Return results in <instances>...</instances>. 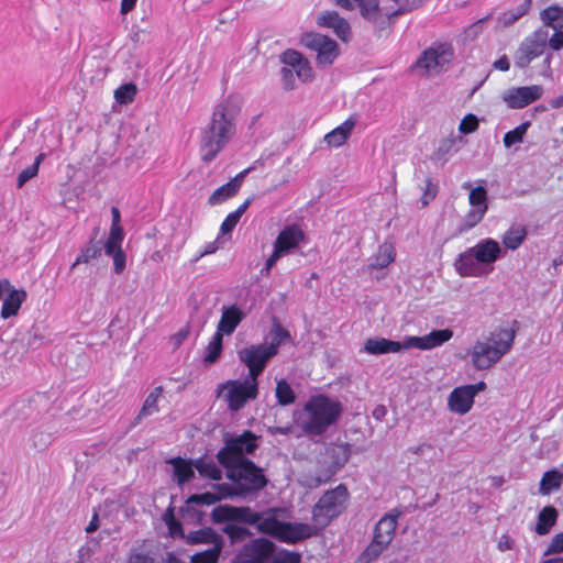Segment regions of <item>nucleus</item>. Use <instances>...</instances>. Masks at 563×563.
Segmentation results:
<instances>
[{"label": "nucleus", "mask_w": 563, "mask_h": 563, "mask_svg": "<svg viewBox=\"0 0 563 563\" xmlns=\"http://www.w3.org/2000/svg\"><path fill=\"white\" fill-rule=\"evenodd\" d=\"M137 88L133 82L124 84L114 91V98L120 104H128L134 100Z\"/></svg>", "instance_id": "8fccbe9b"}, {"label": "nucleus", "mask_w": 563, "mask_h": 563, "mask_svg": "<svg viewBox=\"0 0 563 563\" xmlns=\"http://www.w3.org/2000/svg\"><path fill=\"white\" fill-rule=\"evenodd\" d=\"M194 465L201 477L211 481L222 479V471L213 460H208L206 455L195 459Z\"/></svg>", "instance_id": "72a5a7b5"}, {"label": "nucleus", "mask_w": 563, "mask_h": 563, "mask_svg": "<svg viewBox=\"0 0 563 563\" xmlns=\"http://www.w3.org/2000/svg\"><path fill=\"white\" fill-rule=\"evenodd\" d=\"M485 184L486 180H479L475 188H473L470 183L463 185V188L470 189L468 200L472 207L482 208L483 206H487V190Z\"/></svg>", "instance_id": "58836bf2"}, {"label": "nucleus", "mask_w": 563, "mask_h": 563, "mask_svg": "<svg viewBox=\"0 0 563 563\" xmlns=\"http://www.w3.org/2000/svg\"><path fill=\"white\" fill-rule=\"evenodd\" d=\"M395 256L396 252L393 244L383 243L379 245L377 253L371 258L366 271L372 272L373 269L385 268L395 261Z\"/></svg>", "instance_id": "c85d7f7f"}, {"label": "nucleus", "mask_w": 563, "mask_h": 563, "mask_svg": "<svg viewBox=\"0 0 563 563\" xmlns=\"http://www.w3.org/2000/svg\"><path fill=\"white\" fill-rule=\"evenodd\" d=\"M303 240L305 232L300 229L299 225H287L279 232L274 243V247L277 250V253L286 254L290 250L295 249Z\"/></svg>", "instance_id": "4be33fe9"}, {"label": "nucleus", "mask_w": 563, "mask_h": 563, "mask_svg": "<svg viewBox=\"0 0 563 563\" xmlns=\"http://www.w3.org/2000/svg\"><path fill=\"white\" fill-rule=\"evenodd\" d=\"M297 77L303 81H310L314 77V73L308 59H305L296 69Z\"/></svg>", "instance_id": "680f3d73"}, {"label": "nucleus", "mask_w": 563, "mask_h": 563, "mask_svg": "<svg viewBox=\"0 0 563 563\" xmlns=\"http://www.w3.org/2000/svg\"><path fill=\"white\" fill-rule=\"evenodd\" d=\"M241 108L242 98L238 95L228 96L214 107L210 122L200 133L199 151L203 163L214 161L234 136Z\"/></svg>", "instance_id": "f03ea898"}, {"label": "nucleus", "mask_w": 563, "mask_h": 563, "mask_svg": "<svg viewBox=\"0 0 563 563\" xmlns=\"http://www.w3.org/2000/svg\"><path fill=\"white\" fill-rule=\"evenodd\" d=\"M339 54L340 47L338 43L330 37L328 41H323V45L317 52V65L320 67L331 66Z\"/></svg>", "instance_id": "2f4dec72"}, {"label": "nucleus", "mask_w": 563, "mask_h": 563, "mask_svg": "<svg viewBox=\"0 0 563 563\" xmlns=\"http://www.w3.org/2000/svg\"><path fill=\"white\" fill-rule=\"evenodd\" d=\"M360 8V14L363 19L373 23L375 31L380 35V32L391 29L394 21L380 14L379 0H354Z\"/></svg>", "instance_id": "f3484780"}, {"label": "nucleus", "mask_w": 563, "mask_h": 563, "mask_svg": "<svg viewBox=\"0 0 563 563\" xmlns=\"http://www.w3.org/2000/svg\"><path fill=\"white\" fill-rule=\"evenodd\" d=\"M453 48L450 44L440 43L424 49L415 63V67L430 70H440L451 62Z\"/></svg>", "instance_id": "ddd939ff"}, {"label": "nucleus", "mask_w": 563, "mask_h": 563, "mask_svg": "<svg viewBox=\"0 0 563 563\" xmlns=\"http://www.w3.org/2000/svg\"><path fill=\"white\" fill-rule=\"evenodd\" d=\"M542 91V87L538 85L514 87L504 92L503 100L510 109H521L538 100Z\"/></svg>", "instance_id": "4468645a"}, {"label": "nucleus", "mask_w": 563, "mask_h": 563, "mask_svg": "<svg viewBox=\"0 0 563 563\" xmlns=\"http://www.w3.org/2000/svg\"><path fill=\"white\" fill-rule=\"evenodd\" d=\"M279 511V508H267L256 511L250 506L223 504L212 509L210 519L216 525L234 521L254 526L257 533L288 544L299 543L306 539L317 537L323 531L317 522L309 525L305 522L280 521L278 519Z\"/></svg>", "instance_id": "f257e3e1"}, {"label": "nucleus", "mask_w": 563, "mask_h": 563, "mask_svg": "<svg viewBox=\"0 0 563 563\" xmlns=\"http://www.w3.org/2000/svg\"><path fill=\"white\" fill-rule=\"evenodd\" d=\"M166 463L174 466L173 479L179 487H183L186 483L195 478L196 467L194 465V460L175 456L168 459Z\"/></svg>", "instance_id": "393cba45"}, {"label": "nucleus", "mask_w": 563, "mask_h": 563, "mask_svg": "<svg viewBox=\"0 0 563 563\" xmlns=\"http://www.w3.org/2000/svg\"><path fill=\"white\" fill-rule=\"evenodd\" d=\"M385 549H387V545H385L382 541L373 538L372 542L357 556L355 563H372L379 558Z\"/></svg>", "instance_id": "79ce46f5"}, {"label": "nucleus", "mask_w": 563, "mask_h": 563, "mask_svg": "<svg viewBox=\"0 0 563 563\" xmlns=\"http://www.w3.org/2000/svg\"><path fill=\"white\" fill-rule=\"evenodd\" d=\"M223 468L227 471V478L240 488L243 497L263 490L268 484L263 468L252 460H240V464Z\"/></svg>", "instance_id": "0eeeda50"}, {"label": "nucleus", "mask_w": 563, "mask_h": 563, "mask_svg": "<svg viewBox=\"0 0 563 563\" xmlns=\"http://www.w3.org/2000/svg\"><path fill=\"white\" fill-rule=\"evenodd\" d=\"M325 454L330 459V463L327 467L319 470L314 476L308 478L307 486L309 488H317L328 483L345 466L351 456V445L349 443L330 444Z\"/></svg>", "instance_id": "1a4fd4ad"}, {"label": "nucleus", "mask_w": 563, "mask_h": 563, "mask_svg": "<svg viewBox=\"0 0 563 563\" xmlns=\"http://www.w3.org/2000/svg\"><path fill=\"white\" fill-rule=\"evenodd\" d=\"M26 299V292L23 289L12 290L10 294L3 299L2 308H1V317L3 319H8L18 313L22 302Z\"/></svg>", "instance_id": "7c9ffc66"}, {"label": "nucleus", "mask_w": 563, "mask_h": 563, "mask_svg": "<svg viewBox=\"0 0 563 563\" xmlns=\"http://www.w3.org/2000/svg\"><path fill=\"white\" fill-rule=\"evenodd\" d=\"M501 254L499 243L487 238L461 253L453 265L462 277H486L493 272V264L501 257Z\"/></svg>", "instance_id": "20e7f679"}, {"label": "nucleus", "mask_w": 563, "mask_h": 563, "mask_svg": "<svg viewBox=\"0 0 563 563\" xmlns=\"http://www.w3.org/2000/svg\"><path fill=\"white\" fill-rule=\"evenodd\" d=\"M453 335L450 329L432 330L429 334L423 336H407L405 340V349L409 350L412 347L419 350H431L445 342H448Z\"/></svg>", "instance_id": "a211bd4d"}, {"label": "nucleus", "mask_w": 563, "mask_h": 563, "mask_svg": "<svg viewBox=\"0 0 563 563\" xmlns=\"http://www.w3.org/2000/svg\"><path fill=\"white\" fill-rule=\"evenodd\" d=\"M355 124V119H353V117H350L341 125L336 126L331 132L327 133L324 136V141L329 146L339 147L343 145L351 135Z\"/></svg>", "instance_id": "cd10ccee"}, {"label": "nucleus", "mask_w": 563, "mask_h": 563, "mask_svg": "<svg viewBox=\"0 0 563 563\" xmlns=\"http://www.w3.org/2000/svg\"><path fill=\"white\" fill-rule=\"evenodd\" d=\"M562 482L563 473L555 468L547 471L540 481L539 493L541 495H549L553 490L559 489Z\"/></svg>", "instance_id": "e433bc0d"}, {"label": "nucleus", "mask_w": 563, "mask_h": 563, "mask_svg": "<svg viewBox=\"0 0 563 563\" xmlns=\"http://www.w3.org/2000/svg\"><path fill=\"white\" fill-rule=\"evenodd\" d=\"M268 336H269L271 341L263 342V343H264V345H266V347L268 350H272L273 352H271V353L274 356H276L278 354L279 346L286 339L290 338V334L286 329H284V327L280 324L278 319L274 318L273 325H272Z\"/></svg>", "instance_id": "473e14b6"}, {"label": "nucleus", "mask_w": 563, "mask_h": 563, "mask_svg": "<svg viewBox=\"0 0 563 563\" xmlns=\"http://www.w3.org/2000/svg\"><path fill=\"white\" fill-rule=\"evenodd\" d=\"M439 187L437 184H433L430 178L426 180V188L423 191V196L421 198L422 206L429 205L430 200L434 199L438 194Z\"/></svg>", "instance_id": "e2e57ef3"}, {"label": "nucleus", "mask_w": 563, "mask_h": 563, "mask_svg": "<svg viewBox=\"0 0 563 563\" xmlns=\"http://www.w3.org/2000/svg\"><path fill=\"white\" fill-rule=\"evenodd\" d=\"M268 563H301V553L280 548Z\"/></svg>", "instance_id": "6e6d98bb"}, {"label": "nucleus", "mask_w": 563, "mask_h": 563, "mask_svg": "<svg viewBox=\"0 0 563 563\" xmlns=\"http://www.w3.org/2000/svg\"><path fill=\"white\" fill-rule=\"evenodd\" d=\"M330 37L316 32H308L301 36L300 43L307 48L318 52L323 45V41H328Z\"/></svg>", "instance_id": "864d4df0"}, {"label": "nucleus", "mask_w": 563, "mask_h": 563, "mask_svg": "<svg viewBox=\"0 0 563 563\" xmlns=\"http://www.w3.org/2000/svg\"><path fill=\"white\" fill-rule=\"evenodd\" d=\"M45 154L40 153L32 165L24 168L19 175L16 179V187L22 188L26 181L34 178L38 174V167L41 163L44 161Z\"/></svg>", "instance_id": "a18cd8bd"}, {"label": "nucleus", "mask_w": 563, "mask_h": 563, "mask_svg": "<svg viewBox=\"0 0 563 563\" xmlns=\"http://www.w3.org/2000/svg\"><path fill=\"white\" fill-rule=\"evenodd\" d=\"M257 437L251 430L243 431L242 434H223V448H221L216 457L222 467H233L240 464V460H250L246 455L253 454L258 449Z\"/></svg>", "instance_id": "39448f33"}, {"label": "nucleus", "mask_w": 563, "mask_h": 563, "mask_svg": "<svg viewBox=\"0 0 563 563\" xmlns=\"http://www.w3.org/2000/svg\"><path fill=\"white\" fill-rule=\"evenodd\" d=\"M473 404L474 397L465 385L455 387L448 398L449 409L459 415L467 413L472 409Z\"/></svg>", "instance_id": "b1692460"}, {"label": "nucleus", "mask_w": 563, "mask_h": 563, "mask_svg": "<svg viewBox=\"0 0 563 563\" xmlns=\"http://www.w3.org/2000/svg\"><path fill=\"white\" fill-rule=\"evenodd\" d=\"M562 14L563 8L559 5L548 7L541 12L542 27H547L549 32L550 27L554 31L549 40V46L554 51L563 47V24L556 22Z\"/></svg>", "instance_id": "2eb2a0df"}, {"label": "nucleus", "mask_w": 563, "mask_h": 563, "mask_svg": "<svg viewBox=\"0 0 563 563\" xmlns=\"http://www.w3.org/2000/svg\"><path fill=\"white\" fill-rule=\"evenodd\" d=\"M240 219L241 218L238 214L233 212L229 213L220 227V232L222 234L231 233L235 225L239 223Z\"/></svg>", "instance_id": "338daca9"}, {"label": "nucleus", "mask_w": 563, "mask_h": 563, "mask_svg": "<svg viewBox=\"0 0 563 563\" xmlns=\"http://www.w3.org/2000/svg\"><path fill=\"white\" fill-rule=\"evenodd\" d=\"M350 493L344 484L323 493L312 507V521L324 530L334 519L347 508Z\"/></svg>", "instance_id": "423d86ee"}, {"label": "nucleus", "mask_w": 563, "mask_h": 563, "mask_svg": "<svg viewBox=\"0 0 563 563\" xmlns=\"http://www.w3.org/2000/svg\"><path fill=\"white\" fill-rule=\"evenodd\" d=\"M455 139H444L440 142L439 147L432 155L433 161H445V156L453 151Z\"/></svg>", "instance_id": "13d9d810"}, {"label": "nucleus", "mask_w": 563, "mask_h": 563, "mask_svg": "<svg viewBox=\"0 0 563 563\" xmlns=\"http://www.w3.org/2000/svg\"><path fill=\"white\" fill-rule=\"evenodd\" d=\"M283 88L285 90H292L295 88V76L292 69L289 67H283L280 69Z\"/></svg>", "instance_id": "774afa93"}, {"label": "nucleus", "mask_w": 563, "mask_h": 563, "mask_svg": "<svg viewBox=\"0 0 563 563\" xmlns=\"http://www.w3.org/2000/svg\"><path fill=\"white\" fill-rule=\"evenodd\" d=\"M527 236V230L523 227H511L503 236L504 245L509 250H517Z\"/></svg>", "instance_id": "a19ab883"}, {"label": "nucleus", "mask_w": 563, "mask_h": 563, "mask_svg": "<svg viewBox=\"0 0 563 563\" xmlns=\"http://www.w3.org/2000/svg\"><path fill=\"white\" fill-rule=\"evenodd\" d=\"M222 550L223 549L219 548H210L195 553L190 558V563H218Z\"/></svg>", "instance_id": "603ef678"}, {"label": "nucleus", "mask_w": 563, "mask_h": 563, "mask_svg": "<svg viewBox=\"0 0 563 563\" xmlns=\"http://www.w3.org/2000/svg\"><path fill=\"white\" fill-rule=\"evenodd\" d=\"M279 549L265 537L245 542L238 551L232 563H268Z\"/></svg>", "instance_id": "9d476101"}, {"label": "nucleus", "mask_w": 563, "mask_h": 563, "mask_svg": "<svg viewBox=\"0 0 563 563\" xmlns=\"http://www.w3.org/2000/svg\"><path fill=\"white\" fill-rule=\"evenodd\" d=\"M317 23L320 26L332 29L335 35L343 42L351 36V26L336 11H325L319 15Z\"/></svg>", "instance_id": "412c9836"}, {"label": "nucleus", "mask_w": 563, "mask_h": 563, "mask_svg": "<svg viewBox=\"0 0 563 563\" xmlns=\"http://www.w3.org/2000/svg\"><path fill=\"white\" fill-rule=\"evenodd\" d=\"M305 57L301 53L296 49L288 48L280 55V62L291 69H296L302 62H305Z\"/></svg>", "instance_id": "4d7b16f0"}, {"label": "nucleus", "mask_w": 563, "mask_h": 563, "mask_svg": "<svg viewBox=\"0 0 563 563\" xmlns=\"http://www.w3.org/2000/svg\"><path fill=\"white\" fill-rule=\"evenodd\" d=\"M344 407L328 395H312L303 405L302 413L295 421L308 435H322L342 416Z\"/></svg>", "instance_id": "7ed1b4c3"}, {"label": "nucleus", "mask_w": 563, "mask_h": 563, "mask_svg": "<svg viewBox=\"0 0 563 563\" xmlns=\"http://www.w3.org/2000/svg\"><path fill=\"white\" fill-rule=\"evenodd\" d=\"M236 190L233 188V185L229 183L217 188L208 198V203L211 206H216L222 203L223 201L234 197L236 195Z\"/></svg>", "instance_id": "de8ad7c7"}, {"label": "nucleus", "mask_w": 563, "mask_h": 563, "mask_svg": "<svg viewBox=\"0 0 563 563\" xmlns=\"http://www.w3.org/2000/svg\"><path fill=\"white\" fill-rule=\"evenodd\" d=\"M520 328V323L517 320L511 321V325L507 328H496L494 331L489 333L486 340L498 349L503 354H507L514 344V340L516 338L517 331Z\"/></svg>", "instance_id": "6ab92c4d"}, {"label": "nucleus", "mask_w": 563, "mask_h": 563, "mask_svg": "<svg viewBox=\"0 0 563 563\" xmlns=\"http://www.w3.org/2000/svg\"><path fill=\"white\" fill-rule=\"evenodd\" d=\"M275 396L277 404L284 407L294 404L296 400V394L285 378L277 380Z\"/></svg>", "instance_id": "37998d69"}, {"label": "nucleus", "mask_w": 563, "mask_h": 563, "mask_svg": "<svg viewBox=\"0 0 563 563\" xmlns=\"http://www.w3.org/2000/svg\"><path fill=\"white\" fill-rule=\"evenodd\" d=\"M530 124L529 121H525L514 130L505 133L503 139L505 147L509 148L517 143H521Z\"/></svg>", "instance_id": "49530a36"}, {"label": "nucleus", "mask_w": 563, "mask_h": 563, "mask_svg": "<svg viewBox=\"0 0 563 563\" xmlns=\"http://www.w3.org/2000/svg\"><path fill=\"white\" fill-rule=\"evenodd\" d=\"M106 254L113 258V272L118 275L123 273L126 266V255L123 250L117 249L113 252H106Z\"/></svg>", "instance_id": "bf43d9fd"}, {"label": "nucleus", "mask_w": 563, "mask_h": 563, "mask_svg": "<svg viewBox=\"0 0 563 563\" xmlns=\"http://www.w3.org/2000/svg\"><path fill=\"white\" fill-rule=\"evenodd\" d=\"M223 351V335L216 332L206 347L203 356V364L207 366L216 364L222 355Z\"/></svg>", "instance_id": "c9c22d12"}, {"label": "nucleus", "mask_w": 563, "mask_h": 563, "mask_svg": "<svg viewBox=\"0 0 563 563\" xmlns=\"http://www.w3.org/2000/svg\"><path fill=\"white\" fill-rule=\"evenodd\" d=\"M124 239V231L122 227H111L109 236L107 241L102 245L104 247V252H113V250L122 249L121 243Z\"/></svg>", "instance_id": "09e8293b"}, {"label": "nucleus", "mask_w": 563, "mask_h": 563, "mask_svg": "<svg viewBox=\"0 0 563 563\" xmlns=\"http://www.w3.org/2000/svg\"><path fill=\"white\" fill-rule=\"evenodd\" d=\"M405 349V341H393L385 338H368L364 343V351L371 355L398 353Z\"/></svg>", "instance_id": "a878e982"}, {"label": "nucleus", "mask_w": 563, "mask_h": 563, "mask_svg": "<svg viewBox=\"0 0 563 563\" xmlns=\"http://www.w3.org/2000/svg\"><path fill=\"white\" fill-rule=\"evenodd\" d=\"M264 343L251 344L238 351L239 361L249 369L247 376L258 379L269 362L275 357Z\"/></svg>", "instance_id": "9b49d317"}, {"label": "nucleus", "mask_w": 563, "mask_h": 563, "mask_svg": "<svg viewBox=\"0 0 563 563\" xmlns=\"http://www.w3.org/2000/svg\"><path fill=\"white\" fill-rule=\"evenodd\" d=\"M221 312L222 314L217 327V332L222 335L232 334L246 317V312L236 305L223 306Z\"/></svg>", "instance_id": "aec40b11"}, {"label": "nucleus", "mask_w": 563, "mask_h": 563, "mask_svg": "<svg viewBox=\"0 0 563 563\" xmlns=\"http://www.w3.org/2000/svg\"><path fill=\"white\" fill-rule=\"evenodd\" d=\"M547 27H540L528 36L519 46L515 56V65L518 68H526L532 59L544 53L550 40Z\"/></svg>", "instance_id": "f8f14e48"}, {"label": "nucleus", "mask_w": 563, "mask_h": 563, "mask_svg": "<svg viewBox=\"0 0 563 563\" xmlns=\"http://www.w3.org/2000/svg\"><path fill=\"white\" fill-rule=\"evenodd\" d=\"M181 518L186 519L189 523L202 526L205 523V511L200 510L194 504H184L178 510Z\"/></svg>", "instance_id": "c03bdc74"}, {"label": "nucleus", "mask_w": 563, "mask_h": 563, "mask_svg": "<svg viewBox=\"0 0 563 563\" xmlns=\"http://www.w3.org/2000/svg\"><path fill=\"white\" fill-rule=\"evenodd\" d=\"M559 512L553 506H545L538 516V523L536 526V532L540 536H544L550 532L551 528L556 522Z\"/></svg>", "instance_id": "f704fd0d"}, {"label": "nucleus", "mask_w": 563, "mask_h": 563, "mask_svg": "<svg viewBox=\"0 0 563 563\" xmlns=\"http://www.w3.org/2000/svg\"><path fill=\"white\" fill-rule=\"evenodd\" d=\"M488 206H483L482 208H473L471 209L466 216L463 218L461 224L456 229L459 234L470 231L477 223L482 221L484 214L486 213Z\"/></svg>", "instance_id": "ea45409f"}, {"label": "nucleus", "mask_w": 563, "mask_h": 563, "mask_svg": "<svg viewBox=\"0 0 563 563\" xmlns=\"http://www.w3.org/2000/svg\"><path fill=\"white\" fill-rule=\"evenodd\" d=\"M471 356L474 367L483 371L498 363L504 354L486 340L485 342L477 341L474 344Z\"/></svg>", "instance_id": "dca6fc26"}, {"label": "nucleus", "mask_w": 563, "mask_h": 563, "mask_svg": "<svg viewBox=\"0 0 563 563\" xmlns=\"http://www.w3.org/2000/svg\"><path fill=\"white\" fill-rule=\"evenodd\" d=\"M190 333V324L187 323L181 329H179L175 334L170 336V342L174 346V350L178 349L184 341L188 338Z\"/></svg>", "instance_id": "0e129e2a"}, {"label": "nucleus", "mask_w": 563, "mask_h": 563, "mask_svg": "<svg viewBox=\"0 0 563 563\" xmlns=\"http://www.w3.org/2000/svg\"><path fill=\"white\" fill-rule=\"evenodd\" d=\"M221 531L225 533L231 544L243 542L246 539H254V532L250 529V525L239 523L234 521H225Z\"/></svg>", "instance_id": "c756f323"}, {"label": "nucleus", "mask_w": 563, "mask_h": 563, "mask_svg": "<svg viewBox=\"0 0 563 563\" xmlns=\"http://www.w3.org/2000/svg\"><path fill=\"white\" fill-rule=\"evenodd\" d=\"M228 389L225 394V400L228 401V408L231 411L241 410L249 400H254L258 396V382L246 376L243 380L233 379L228 380L218 386V391Z\"/></svg>", "instance_id": "6e6552de"}, {"label": "nucleus", "mask_w": 563, "mask_h": 563, "mask_svg": "<svg viewBox=\"0 0 563 563\" xmlns=\"http://www.w3.org/2000/svg\"><path fill=\"white\" fill-rule=\"evenodd\" d=\"M478 128V121L476 115L470 113L464 117L459 125V130L462 134H470Z\"/></svg>", "instance_id": "052dcab7"}, {"label": "nucleus", "mask_w": 563, "mask_h": 563, "mask_svg": "<svg viewBox=\"0 0 563 563\" xmlns=\"http://www.w3.org/2000/svg\"><path fill=\"white\" fill-rule=\"evenodd\" d=\"M212 488L217 490L214 494L219 498V501L228 498L243 497L240 488L236 485L233 486L228 483L212 484Z\"/></svg>", "instance_id": "3c124183"}, {"label": "nucleus", "mask_w": 563, "mask_h": 563, "mask_svg": "<svg viewBox=\"0 0 563 563\" xmlns=\"http://www.w3.org/2000/svg\"><path fill=\"white\" fill-rule=\"evenodd\" d=\"M217 503H219V498L212 492L191 494L186 499V504H194L196 506H212L216 505Z\"/></svg>", "instance_id": "5fc2aeb1"}, {"label": "nucleus", "mask_w": 563, "mask_h": 563, "mask_svg": "<svg viewBox=\"0 0 563 563\" xmlns=\"http://www.w3.org/2000/svg\"><path fill=\"white\" fill-rule=\"evenodd\" d=\"M563 552V532L556 533L548 549L544 551L543 555H550V554H559Z\"/></svg>", "instance_id": "69168bd1"}, {"label": "nucleus", "mask_w": 563, "mask_h": 563, "mask_svg": "<svg viewBox=\"0 0 563 563\" xmlns=\"http://www.w3.org/2000/svg\"><path fill=\"white\" fill-rule=\"evenodd\" d=\"M102 250H104L102 240L96 241L95 238H92L89 243L81 250V253L78 255L71 267H75L80 263H89L91 260L99 257Z\"/></svg>", "instance_id": "4c0bfd02"}, {"label": "nucleus", "mask_w": 563, "mask_h": 563, "mask_svg": "<svg viewBox=\"0 0 563 563\" xmlns=\"http://www.w3.org/2000/svg\"><path fill=\"white\" fill-rule=\"evenodd\" d=\"M401 515L400 511L386 514L375 525L373 538L382 541L385 545H389L395 538L397 529V519Z\"/></svg>", "instance_id": "5701e85b"}, {"label": "nucleus", "mask_w": 563, "mask_h": 563, "mask_svg": "<svg viewBox=\"0 0 563 563\" xmlns=\"http://www.w3.org/2000/svg\"><path fill=\"white\" fill-rule=\"evenodd\" d=\"M186 543L195 544H212V548H224V539L211 527H203L196 531L187 533Z\"/></svg>", "instance_id": "bb28decb"}]
</instances>
